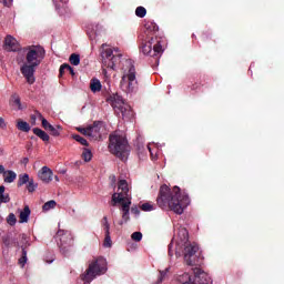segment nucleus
Wrapping results in <instances>:
<instances>
[{
    "instance_id": "obj_29",
    "label": "nucleus",
    "mask_w": 284,
    "mask_h": 284,
    "mask_svg": "<svg viewBox=\"0 0 284 284\" xmlns=\"http://www.w3.org/2000/svg\"><path fill=\"white\" fill-rule=\"evenodd\" d=\"M71 65H79L81 63V55L72 53L69 58Z\"/></svg>"
},
{
    "instance_id": "obj_35",
    "label": "nucleus",
    "mask_w": 284,
    "mask_h": 284,
    "mask_svg": "<svg viewBox=\"0 0 284 284\" xmlns=\"http://www.w3.org/2000/svg\"><path fill=\"white\" fill-rule=\"evenodd\" d=\"M141 210L143 212H152V210H155V207H154V204H152L151 202H146L141 205Z\"/></svg>"
},
{
    "instance_id": "obj_2",
    "label": "nucleus",
    "mask_w": 284,
    "mask_h": 284,
    "mask_svg": "<svg viewBox=\"0 0 284 284\" xmlns=\"http://www.w3.org/2000/svg\"><path fill=\"white\" fill-rule=\"evenodd\" d=\"M144 28V34L140 36V52L145 57H152L155 63H159L163 54V38L159 37V26L156 22L149 21Z\"/></svg>"
},
{
    "instance_id": "obj_25",
    "label": "nucleus",
    "mask_w": 284,
    "mask_h": 284,
    "mask_svg": "<svg viewBox=\"0 0 284 284\" xmlns=\"http://www.w3.org/2000/svg\"><path fill=\"white\" fill-rule=\"evenodd\" d=\"M17 128L20 132H30V124L23 120H18Z\"/></svg>"
},
{
    "instance_id": "obj_32",
    "label": "nucleus",
    "mask_w": 284,
    "mask_h": 284,
    "mask_svg": "<svg viewBox=\"0 0 284 284\" xmlns=\"http://www.w3.org/2000/svg\"><path fill=\"white\" fill-rule=\"evenodd\" d=\"M82 159L88 163L92 161V151L90 149H83Z\"/></svg>"
},
{
    "instance_id": "obj_52",
    "label": "nucleus",
    "mask_w": 284,
    "mask_h": 284,
    "mask_svg": "<svg viewBox=\"0 0 284 284\" xmlns=\"http://www.w3.org/2000/svg\"><path fill=\"white\" fill-rule=\"evenodd\" d=\"M29 159L28 158H24L23 160H22V162L24 163V165H27V163H29Z\"/></svg>"
},
{
    "instance_id": "obj_53",
    "label": "nucleus",
    "mask_w": 284,
    "mask_h": 284,
    "mask_svg": "<svg viewBox=\"0 0 284 284\" xmlns=\"http://www.w3.org/2000/svg\"><path fill=\"white\" fill-rule=\"evenodd\" d=\"M169 254L172 256V244L169 245Z\"/></svg>"
},
{
    "instance_id": "obj_45",
    "label": "nucleus",
    "mask_w": 284,
    "mask_h": 284,
    "mask_svg": "<svg viewBox=\"0 0 284 284\" xmlns=\"http://www.w3.org/2000/svg\"><path fill=\"white\" fill-rule=\"evenodd\" d=\"M42 128H44L47 131H48V129L52 125V124H50V122H48L45 119H42Z\"/></svg>"
},
{
    "instance_id": "obj_20",
    "label": "nucleus",
    "mask_w": 284,
    "mask_h": 284,
    "mask_svg": "<svg viewBox=\"0 0 284 284\" xmlns=\"http://www.w3.org/2000/svg\"><path fill=\"white\" fill-rule=\"evenodd\" d=\"M195 278V276L184 273L183 275L180 276L179 281L181 284H196Z\"/></svg>"
},
{
    "instance_id": "obj_39",
    "label": "nucleus",
    "mask_w": 284,
    "mask_h": 284,
    "mask_svg": "<svg viewBox=\"0 0 284 284\" xmlns=\"http://www.w3.org/2000/svg\"><path fill=\"white\" fill-rule=\"evenodd\" d=\"M132 241H135L136 243L141 242L143 239V233L142 232H134L131 235Z\"/></svg>"
},
{
    "instance_id": "obj_46",
    "label": "nucleus",
    "mask_w": 284,
    "mask_h": 284,
    "mask_svg": "<svg viewBox=\"0 0 284 284\" xmlns=\"http://www.w3.org/2000/svg\"><path fill=\"white\" fill-rule=\"evenodd\" d=\"M131 212H132V214H135V216H139V214H141V211H140L139 207H136V206H133V207L131 209Z\"/></svg>"
},
{
    "instance_id": "obj_11",
    "label": "nucleus",
    "mask_w": 284,
    "mask_h": 284,
    "mask_svg": "<svg viewBox=\"0 0 284 284\" xmlns=\"http://www.w3.org/2000/svg\"><path fill=\"white\" fill-rule=\"evenodd\" d=\"M103 130H105V126H103V122L95 121L92 125H89V139H92L93 141H99L103 134Z\"/></svg>"
},
{
    "instance_id": "obj_9",
    "label": "nucleus",
    "mask_w": 284,
    "mask_h": 284,
    "mask_svg": "<svg viewBox=\"0 0 284 284\" xmlns=\"http://www.w3.org/2000/svg\"><path fill=\"white\" fill-rule=\"evenodd\" d=\"M26 59L27 63L38 68V65H41V61L45 59V50L41 47H31L27 52Z\"/></svg>"
},
{
    "instance_id": "obj_51",
    "label": "nucleus",
    "mask_w": 284,
    "mask_h": 284,
    "mask_svg": "<svg viewBox=\"0 0 284 284\" xmlns=\"http://www.w3.org/2000/svg\"><path fill=\"white\" fill-rule=\"evenodd\" d=\"M3 172H6V168L0 164V174H3Z\"/></svg>"
},
{
    "instance_id": "obj_49",
    "label": "nucleus",
    "mask_w": 284,
    "mask_h": 284,
    "mask_svg": "<svg viewBox=\"0 0 284 284\" xmlns=\"http://www.w3.org/2000/svg\"><path fill=\"white\" fill-rule=\"evenodd\" d=\"M3 125H6V121L3 120V118H0V126L3 128Z\"/></svg>"
},
{
    "instance_id": "obj_44",
    "label": "nucleus",
    "mask_w": 284,
    "mask_h": 284,
    "mask_svg": "<svg viewBox=\"0 0 284 284\" xmlns=\"http://www.w3.org/2000/svg\"><path fill=\"white\" fill-rule=\"evenodd\" d=\"M78 131H80L81 134H84V136H89V126L88 128H78Z\"/></svg>"
},
{
    "instance_id": "obj_5",
    "label": "nucleus",
    "mask_w": 284,
    "mask_h": 284,
    "mask_svg": "<svg viewBox=\"0 0 284 284\" xmlns=\"http://www.w3.org/2000/svg\"><path fill=\"white\" fill-rule=\"evenodd\" d=\"M109 152H111V154H114V156H116L121 161H128V156H130V145L128 144V139L119 134V132L110 134Z\"/></svg>"
},
{
    "instance_id": "obj_7",
    "label": "nucleus",
    "mask_w": 284,
    "mask_h": 284,
    "mask_svg": "<svg viewBox=\"0 0 284 284\" xmlns=\"http://www.w3.org/2000/svg\"><path fill=\"white\" fill-rule=\"evenodd\" d=\"M105 272H108V261L103 257H98L89 264L88 270L82 274V281H84V283H92L97 276H101V274H105Z\"/></svg>"
},
{
    "instance_id": "obj_54",
    "label": "nucleus",
    "mask_w": 284,
    "mask_h": 284,
    "mask_svg": "<svg viewBox=\"0 0 284 284\" xmlns=\"http://www.w3.org/2000/svg\"><path fill=\"white\" fill-rule=\"evenodd\" d=\"M31 119L33 120V123H34V121H37V115L36 114L31 115Z\"/></svg>"
},
{
    "instance_id": "obj_18",
    "label": "nucleus",
    "mask_w": 284,
    "mask_h": 284,
    "mask_svg": "<svg viewBox=\"0 0 284 284\" xmlns=\"http://www.w3.org/2000/svg\"><path fill=\"white\" fill-rule=\"evenodd\" d=\"M17 180V173L12 170H7L3 172V181L4 183H14Z\"/></svg>"
},
{
    "instance_id": "obj_16",
    "label": "nucleus",
    "mask_w": 284,
    "mask_h": 284,
    "mask_svg": "<svg viewBox=\"0 0 284 284\" xmlns=\"http://www.w3.org/2000/svg\"><path fill=\"white\" fill-rule=\"evenodd\" d=\"M4 48L8 52H17L20 49L19 42L12 36H7L4 40Z\"/></svg>"
},
{
    "instance_id": "obj_40",
    "label": "nucleus",
    "mask_w": 284,
    "mask_h": 284,
    "mask_svg": "<svg viewBox=\"0 0 284 284\" xmlns=\"http://www.w3.org/2000/svg\"><path fill=\"white\" fill-rule=\"evenodd\" d=\"M168 272H170V267H166L164 271H160L158 283H163V280L168 276Z\"/></svg>"
},
{
    "instance_id": "obj_8",
    "label": "nucleus",
    "mask_w": 284,
    "mask_h": 284,
    "mask_svg": "<svg viewBox=\"0 0 284 284\" xmlns=\"http://www.w3.org/2000/svg\"><path fill=\"white\" fill-rule=\"evenodd\" d=\"M130 187L128 186V181L120 180L118 183V193L112 195V205L116 206L118 203H123L126 201H132V197L129 194Z\"/></svg>"
},
{
    "instance_id": "obj_36",
    "label": "nucleus",
    "mask_w": 284,
    "mask_h": 284,
    "mask_svg": "<svg viewBox=\"0 0 284 284\" xmlns=\"http://www.w3.org/2000/svg\"><path fill=\"white\" fill-rule=\"evenodd\" d=\"M103 247H112V237L110 236V232L105 233Z\"/></svg>"
},
{
    "instance_id": "obj_14",
    "label": "nucleus",
    "mask_w": 284,
    "mask_h": 284,
    "mask_svg": "<svg viewBox=\"0 0 284 284\" xmlns=\"http://www.w3.org/2000/svg\"><path fill=\"white\" fill-rule=\"evenodd\" d=\"M120 210L122 212V221L119 222V225H123V223H128V221H130V205H132V200L120 202Z\"/></svg>"
},
{
    "instance_id": "obj_37",
    "label": "nucleus",
    "mask_w": 284,
    "mask_h": 284,
    "mask_svg": "<svg viewBox=\"0 0 284 284\" xmlns=\"http://www.w3.org/2000/svg\"><path fill=\"white\" fill-rule=\"evenodd\" d=\"M72 139H74V141H77L78 143H80L81 145H88V140H85L84 138H82L79 134H73Z\"/></svg>"
},
{
    "instance_id": "obj_12",
    "label": "nucleus",
    "mask_w": 284,
    "mask_h": 284,
    "mask_svg": "<svg viewBox=\"0 0 284 284\" xmlns=\"http://www.w3.org/2000/svg\"><path fill=\"white\" fill-rule=\"evenodd\" d=\"M57 239H59L61 247H70L74 243V236L70 231H65V230L58 231Z\"/></svg>"
},
{
    "instance_id": "obj_43",
    "label": "nucleus",
    "mask_w": 284,
    "mask_h": 284,
    "mask_svg": "<svg viewBox=\"0 0 284 284\" xmlns=\"http://www.w3.org/2000/svg\"><path fill=\"white\" fill-rule=\"evenodd\" d=\"M13 1L14 0H0V3H2L6 8H10Z\"/></svg>"
},
{
    "instance_id": "obj_58",
    "label": "nucleus",
    "mask_w": 284,
    "mask_h": 284,
    "mask_svg": "<svg viewBox=\"0 0 284 284\" xmlns=\"http://www.w3.org/2000/svg\"><path fill=\"white\" fill-rule=\"evenodd\" d=\"M65 72H68V70H63V74H65Z\"/></svg>"
},
{
    "instance_id": "obj_27",
    "label": "nucleus",
    "mask_w": 284,
    "mask_h": 284,
    "mask_svg": "<svg viewBox=\"0 0 284 284\" xmlns=\"http://www.w3.org/2000/svg\"><path fill=\"white\" fill-rule=\"evenodd\" d=\"M57 207V201L50 200L43 204L42 210L43 212H50V210H54Z\"/></svg>"
},
{
    "instance_id": "obj_23",
    "label": "nucleus",
    "mask_w": 284,
    "mask_h": 284,
    "mask_svg": "<svg viewBox=\"0 0 284 284\" xmlns=\"http://www.w3.org/2000/svg\"><path fill=\"white\" fill-rule=\"evenodd\" d=\"M6 247H12L14 245L16 247H19V242L14 237H10V235H7L2 239Z\"/></svg>"
},
{
    "instance_id": "obj_55",
    "label": "nucleus",
    "mask_w": 284,
    "mask_h": 284,
    "mask_svg": "<svg viewBox=\"0 0 284 284\" xmlns=\"http://www.w3.org/2000/svg\"><path fill=\"white\" fill-rule=\"evenodd\" d=\"M148 150H149V152L151 153V156H152V148H150V146H148Z\"/></svg>"
},
{
    "instance_id": "obj_21",
    "label": "nucleus",
    "mask_w": 284,
    "mask_h": 284,
    "mask_svg": "<svg viewBox=\"0 0 284 284\" xmlns=\"http://www.w3.org/2000/svg\"><path fill=\"white\" fill-rule=\"evenodd\" d=\"M33 134H36V136L41 139V141H44V143H48V141H50V135H48L45 133V131H43V130H41L39 128H34L33 129Z\"/></svg>"
},
{
    "instance_id": "obj_48",
    "label": "nucleus",
    "mask_w": 284,
    "mask_h": 284,
    "mask_svg": "<svg viewBox=\"0 0 284 284\" xmlns=\"http://www.w3.org/2000/svg\"><path fill=\"white\" fill-rule=\"evenodd\" d=\"M19 239H21L22 241H24V243H28V237L26 236V234H20Z\"/></svg>"
},
{
    "instance_id": "obj_38",
    "label": "nucleus",
    "mask_w": 284,
    "mask_h": 284,
    "mask_svg": "<svg viewBox=\"0 0 284 284\" xmlns=\"http://www.w3.org/2000/svg\"><path fill=\"white\" fill-rule=\"evenodd\" d=\"M12 101H13L14 105H17L18 110H22V108H21V98H19V94L14 93L12 95Z\"/></svg>"
},
{
    "instance_id": "obj_13",
    "label": "nucleus",
    "mask_w": 284,
    "mask_h": 284,
    "mask_svg": "<svg viewBox=\"0 0 284 284\" xmlns=\"http://www.w3.org/2000/svg\"><path fill=\"white\" fill-rule=\"evenodd\" d=\"M36 68L37 67H34L33 64H29L28 62L20 68V72L22 73V75L24 77V79L30 85H32V83H34L36 81L34 79Z\"/></svg>"
},
{
    "instance_id": "obj_24",
    "label": "nucleus",
    "mask_w": 284,
    "mask_h": 284,
    "mask_svg": "<svg viewBox=\"0 0 284 284\" xmlns=\"http://www.w3.org/2000/svg\"><path fill=\"white\" fill-rule=\"evenodd\" d=\"M0 203H10V194L6 193V186H0Z\"/></svg>"
},
{
    "instance_id": "obj_6",
    "label": "nucleus",
    "mask_w": 284,
    "mask_h": 284,
    "mask_svg": "<svg viewBox=\"0 0 284 284\" xmlns=\"http://www.w3.org/2000/svg\"><path fill=\"white\" fill-rule=\"evenodd\" d=\"M108 103L113 108L115 114H118L124 121H130L133 116L132 108L123 101V98L119 94H112L108 98Z\"/></svg>"
},
{
    "instance_id": "obj_1",
    "label": "nucleus",
    "mask_w": 284,
    "mask_h": 284,
    "mask_svg": "<svg viewBox=\"0 0 284 284\" xmlns=\"http://www.w3.org/2000/svg\"><path fill=\"white\" fill-rule=\"evenodd\" d=\"M156 203L161 210H171L174 214H183L185 207L190 205V196L181 193L179 186H174L171 191L169 185L163 184L160 187Z\"/></svg>"
},
{
    "instance_id": "obj_30",
    "label": "nucleus",
    "mask_w": 284,
    "mask_h": 284,
    "mask_svg": "<svg viewBox=\"0 0 284 284\" xmlns=\"http://www.w3.org/2000/svg\"><path fill=\"white\" fill-rule=\"evenodd\" d=\"M28 263V251H26V247L22 246V256L19 260V264L24 267Z\"/></svg>"
},
{
    "instance_id": "obj_22",
    "label": "nucleus",
    "mask_w": 284,
    "mask_h": 284,
    "mask_svg": "<svg viewBox=\"0 0 284 284\" xmlns=\"http://www.w3.org/2000/svg\"><path fill=\"white\" fill-rule=\"evenodd\" d=\"M30 206H24L23 211L20 212V223H28L30 220Z\"/></svg>"
},
{
    "instance_id": "obj_3",
    "label": "nucleus",
    "mask_w": 284,
    "mask_h": 284,
    "mask_svg": "<svg viewBox=\"0 0 284 284\" xmlns=\"http://www.w3.org/2000/svg\"><path fill=\"white\" fill-rule=\"evenodd\" d=\"M175 241V253L184 254V261L186 265L194 267V265H201L203 258L201 253H199V245L196 243H190V235L187 229L180 227L174 236Z\"/></svg>"
},
{
    "instance_id": "obj_17",
    "label": "nucleus",
    "mask_w": 284,
    "mask_h": 284,
    "mask_svg": "<svg viewBox=\"0 0 284 284\" xmlns=\"http://www.w3.org/2000/svg\"><path fill=\"white\" fill-rule=\"evenodd\" d=\"M194 274L200 284H212V277H210L207 273L201 271V268H195Z\"/></svg>"
},
{
    "instance_id": "obj_50",
    "label": "nucleus",
    "mask_w": 284,
    "mask_h": 284,
    "mask_svg": "<svg viewBox=\"0 0 284 284\" xmlns=\"http://www.w3.org/2000/svg\"><path fill=\"white\" fill-rule=\"evenodd\" d=\"M191 90H199V84H197V83L193 84V85L191 87Z\"/></svg>"
},
{
    "instance_id": "obj_41",
    "label": "nucleus",
    "mask_w": 284,
    "mask_h": 284,
    "mask_svg": "<svg viewBox=\"0 0 284 284\" xmlns=\"http://www.w3.org/2000/svg\"><path fill=\"white\" fill-rule=\"evenodd\" d=\"M102 226H103V229H104V232L105 233H108V232H110V222H108V216H104L103 219H102Z\"/></svg>"
},
{
    "instance_id": "obj_10",
    "label": "nucleus",
    "mask_w": 284,
    "mask_h": 284,
    "mask_svg": "<svg viewBox=\"0 0 284 284\" xmlns=\"http://www.w3.org/2000/svg\"><path fill=\"white\" fill-rule=\"evenodd\" d=\"M101 57L103 65L110 68L111 70H114V68H116V63L121 59V55H114L112 49H106L102 51Z\"/></svg>"
},
{
    "instance_id": "obj_56",
    "label": "nucleus",
    "mask_w": 284,
    "mask_h": 284,
    "mask_svg": "<svg viewBox=\"0 0 284 284\" xmlns=\"http://www.w3.org/2000/svg\"><path fill=\"white\" fill-rule=\"evenodd\" d=\"M54 180H55L57 182H59V178H58L57 175L54 176Z\"/></svg>"
},
{
    "instance_id": "obj_33",
    "label": "nucleus",
    "mask_w": 284,
    "mask_h": 284,
    "mask_svg": "<svg viewBox=\"0 0 284 284\" xmlns=\"http://www.w3.org/2000/svg\"><path fill=\"white\" fill-rule=\"evenodd\" d=\"M27 190L28 192H34L37 187H39V184L34 183V179H30L29 182H27Z\"/></svg>"
},
{
    "instance_id": "obj_57",
    "label": "nucleus",
    "mask_w": 284,
    "mask_h": 284,
    "mask_svg": "<svg viewBox=\"0 0 284 284\" xmlns=\"http://www.w3.org/2000/svg\"><path fill=\"white\" fill-rule=\"evenodd\" d=\"M108 44H102V48H105Z\"/></svg>"
},
{
    "instance_id": "obj_28",
    "label": "nucleus",
    "mask_w": 284,
    "mask_h": 284,
    "mask_svg": "<svg viewBox=\"0 0 284 284\" xmlns=\"http://www.w3.org/2000/svg\"><path fill=\"white\" fill-rule=\"evenodd\" d=\"M63 70H67L68 72H70V74H72V77H74V69H72L70 67V64L68 63H64L60 67V70H59V74L60 77H63Z\"/></svg>"
},
{
    "instance_id": "obj_42",
    "label": "nucleus",
    "mask_w": 284,
    "mask_h": 284,
    "mask_svg": "<svg viewBox=\"0 0 284 284\" xmlns=\"http://www.w3.org/2000/svg\"><path fill=\"white\" fill-rule=\"evenodd\" d=\"M8 223L10 225H14V223H17V217L14 216L13 213L9 214Z\"/></svg>"
},
{
    "instance_id": "obj_34",
    "label": "nucleus",
    "mask_w": 284,
    "mask_h": 284,
    "mask_svg": "<svg viewBox=\"0 0 284 284\" xmlns=\"http://www.w3.org/2000/svg\"><path fill=\"white\" fill-rule=\"evenodd\" d=\"M59 130H61V126L59 125L58 126L51 125L50 128L47 129V131L50 132L52 136H59L61 134Z\"/></svg>"
},
{
    "instance_id": "obj_15",
    "label": "nucleus",
    "mask_w": 284,
    "mask_h": 284,
    "mask_svg": "<svg viewBox=\"0 0 284 284\" xmlns=\"http://www.w3.org/2000/svg\"><path fill=\"white\" fill-rule=\"evenodd\" d=\"M53 172L48 166H42L41 170L38 172V179L42 181V183H50L52 181Z\"/></svg>"
},
{
    "instance_id": "obj_4",
    "label": "nucleus",
    "mask_w": 284,
    "mask_h": 284,
    "mask_svg": "<svg viewBox=\"0 0 284 284\" xmlns=\"http://www.w3.org/2000/svg\"><path fill=\"white\" fill-rule=\"evenodd\" d=\"M120 88L125 94H135L139 92V80L136 79V68L132 63V60H125L122 68V78L120 81Z\"/></svg>"
},
{
    "instance_id": "obj_31",
    "label": "nucleus",
    "mask_w": 284,
    "mask_h": 284,
    "mask_svg": "<svg viewBox=\"0 0 284 284\" xmlns=\"http://www.w3.org/2000/svg\"><path fill=\"white\" fill-rule=\"evenodd\" d=\"M148 14V10L145 9V7H138L135 9V16L139 17L140 19H143V17H145Z\"/></svg>"
},
{
    "instance_id": "obj_26",
    "label": "nucleus",
    "mask_w": 284,
    "mask_h": 284,
    "mask_svg": "<svg viewBox=\"0 0 284 284\" xmlns=\"http://www.w3.org/2000/svg\"><path fill=\"white\" fill-rule=\"evenodd\" d=\"M30 182V175L28 173L20 174L18 180V187H21Z\"/></svg>"
},
{
    "instance_id": "obj_19",
    "label": "nucleus",
    "mask_w": 284,
    "mask_h": 284,
    "mask_svg": "<svg viewBox=\"0 0 284 284\" xmlns=\"http://www.w3.org/2000/svg\"><path fill=\"white\" fill-rule=\"evenodd\" d=\"M102 88H103V85L101 84V81L99 79L93 78L91 80V82H90V90H91V92L97 94V92H101Z\"/></svg>"
},
{
    "instance_id": "obj_47",
    "label": "nucleus",
    "mask_w": 284,
    "mask_h": 284,
    "mask_svg": "<svg viewBox=\"0 0 284 284\" xmlns=\"http://www.w3.org/2000/svg\"><path fill=\"white\" fill-rule=\"evenodd\" d=\"M36 119H39L40 121H43V119H45V118H43V114H41V112L36 111Z\"/></svg>"
}]
</instances>
